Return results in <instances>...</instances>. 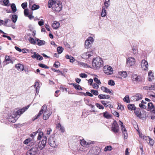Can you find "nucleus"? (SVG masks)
I'll return each mask as SVG.
<instances>
[{
  "instance_id": "5701e85b",
  "label": "nucleus",
  "mask_w": 155,
  "mask_h": 155,
  "mask_svg": "<svg viewBox=\"0 0 155 155\" xmlns=\"http://www.w3.org/2000/svg\"><path fill=\"white\" fill-rule=\"evenodd\" d=\"M35 40L37 41V44L39 45H44L45 44V41L44 40H41L38 38H35Z\"/></svg>"
},
{
  "instance_id": "5fc2aeb1",
  "label": "nucleus",
  "mask_w": 155,
  "mask_h": 155,
  "mask_svg": "<svg viewBox=\"0 0 155 155\" xmlns=\"http://www.w3.org/2000/svg\"><path fill=\"white\" fill-rule=\"evenodd\" d=\"M8 22H11V21L9 19H5V21L4 22L5 23L4 24V25L5 26H6L7 27H10V26L9 25H7V23Z\"/></svg>"
},
{
  "instance_id": "4c0bfd02",
  "label": "nucleus",
  "mask_w": 155,
  "mask_h": 155,
  "mask_svg": "<svg viewBox=\"0 0 155 155\" xmlns=\"http://www.w3.org/2000/svg\"><path fill=\"white\" fill-rule=\"evenodd\" d=\"M148 108L151 110L154 108V107L152 103L150 102L148 104Z\"/></svg>"
},
{
  "instance_id": "338daca9",
  "label": "nucleus",
  "mask_w": 155,
  "mask_h": 155,
  "mask_svg": "<svg viewBox=\"0 0 155 155\" xmlns=\"http://www.w3.org/2000/svg\"><path fill=\"white\" fill-rule=\"evenodd\" d=\"M87 40L88 41L90 42L91 43H92L94 41V39L92 37H90L88 38Z\"/></svg>"
},
{
  "instance_id": "473e14b6",
  "label": "nucleus",
  "mask_w": 155,
  "mask_h": 155,
  "mask_svg": "<svg viewBox=\"0 0 155 155\" xmlns=\"http://www.w3.org/2000/svg\"><path fill=\"white\" fill-rule=\"evenodd\" d=\"M18 16L16 15H12V20L14 23H15L17 20Z\"/></svg>"
},
{
  "instance_id": "a878e982",
  "label": "nucleus",
  "mask_w": 155,
  "mask_h": 155,
  "mask_svg": "<svg viewBox=\"0 0 155 155\" xmlns=\"http://www.w3.org/2000/svg\"><path fill=\"white\" fill-rule=\"evenodd\" d=\"M148 80L149 81H151L152 80L154 79V76L153 74V73L151 71H149L148 72Z\"/></svg>"
},
{
  "instance_id": "0e129e2a",
  "label": "nucleus",
  "mask_w": 155,
  "mask_h": 155,
  "mask_svg": "<svg viewBox=\"0 0 155 155\" xmlns=\"http://www.w3.org/2000/svg\"><path fill=\"white\" fill-rule=\"evenodd\" d=\"M139 106L142 109H146L147 107V106L146 105L142 104H140Z\"/></svg>"
},
{
  "instance_id": "58836bf2",
  "label": "nucleus",
  "mask_w": 155,
  "mask_h": 155,
  "mask_svg": "<svg viewBox=\"0 0 155 155\" xmlns=\"http://www.w3.org/2000/svg\"><path fill=\"white\" fill-rule=\"evenodd\" d=\"M39 5L34 4L32 6L31 9L32 10H35L39 9Z\"/></svg>"
},
{
  "instance_id": "ea45409f",
  "label": "nucleus",
  "mask_w": 155,
  "mask_h": 155,
  "mask_svg": "<svg viewBox=\"0 0 155 155\" xmlns=\"http://www.w3.org/2000/svg\"><path fill=\"white\" fill-rule=\"evenodd\" d=\"M28 40L32 44L35 45L36 43L35 41L32 38L30 37L28 39Z\"/></svg>"
},
{
  "instance_id": "b1692460",
  "label": "nucleus",
  "mask_w": 155,
  "mask_h": 155,
  "mask_svg": "<svg viewBox=\"0 0 155 155\" xmlns=\"http://www.w3.org/2000/svg\"><path fill=\"white\" fill-rule=\"evenodd\" d=\"M98 97L101 99H108L110 98V96L108 95L101 94L98 95Z\"/></svg>"
},
{
  "instance_id": "7c9ffc66",
  "label": "nucleus",
  "mask_w": 155,
  "mask_h": 155,
  "mask_svg": "<svg viewBox=\"0 0 155 155\" xmlns=\"http://www.w3.org/2000/svg\"><path fill=\"white\" fill-rule=\"evenodd\" d=\"M103 114L104 117L107 119H109L111 117V115L109 114L108 113L107 111L103 113Z\"/></svg>"
},
{
  "instance_id": "69168bd1",
  "label": "nucleus",
  "mask_w": 155,
  "mask_h": 155,
  "mask_svg": "<svg viewBox=\"0 0 155 155\" xmlns=\"http://www.w3.org/2000/svg\"><path fill=\"white\" fill-rule=\"evenodd\" d=\"M3 2L5 5L7 6L9 2V1L8 0H4L3 1Z\"/></svg>"
},
{
  "instance_id": "2eb2a0df",
  "label": "nucleus",
  "mask_w": 155,
  "mask_h": 155,
  "mask_svg": "<svg viewBox=\"0 0 155 155\" xmlns=\"http://www.w3.org/2000/svg\"><path fill=\"white\" fill-rule=\"evenodd\" d=\"M94 53L93 52L91 51L85 52L82 54V57L83 58L87 59L89 57L93 55Z\"/></svg>"
},
{
  "instance_id": "c756f323",
  "label": "nucleus",
  "mask_w": 155,
  "mask_h": 155,
  "mask_svg": "<svg viewBox=\"0 0 155 155\" xmlns=\"http://www.w3.org/2000/svg\"><path fill=\"white\" fill-rule=\"evenodd\" d=\"M127 107L128 109L129 110H135L136 107L134 104H129Z\"/></svg>"
},
{
  "instance_id": "1a4fd4ad",
  "label": "nucleus",
  "mask_w": 155,
  "mask_h": 155,
  "mask_svg": "<svg viewBox=\"0 0 155 155\" xmlns=\"http://www.w3.org/2000/svg\"><path fill=\"white\" fill-rule=\"evenodd\" d=\"M47 137H44L43 139L42 140L41 143H38V142H35V144H37L38 146V148H39L40 150H41L45 147L46 144V143Z\"/></svg>"
},
{
  "instance_id": "c9c22d12",
  "label": "nucleus",
  "mask_w": 155,
  "mask_h": 155,
  "mask_svg": "<svg viewBox=\"0 0 155 155\" xmlns=\"http://www.w3.org/2000/svg\"><path fill=\"white\" fill-rule=\"evenodd\" d=\"M40 131H39V132H38V136L37 137V140H40L41 139L42 136H43V133L42 132H41V129H40Z\"/></svg>"
},
{
  "instance_id": "39448f33",
  "label": "nucleus",
  "mask_w": 155,
  "mask_h": 155,
  "mask_svg": "<svg viewBox=\"0 0 155 155\" xmlns=\"http://www.w3.org/2000/svg\"><path fill=\"white\" fill-rule=\"evenodd\" d=\"M99 149L97 147H93L87 153V155H98L99 153Z\"/></svg>"
},
{
  "instance_id": "e2e57ef3",
  "label": "nucleus",
  "mask_w": 155,
  "mask_h": 155,
  "mask_svg": "<svg viewBox=\"0 0 155 155\" xmlns=\"http://www.w3.org/2000/svg\"><path fill=\"white\" fill-rule=\"evenodd\" d=\"M150 90H155V84H153L150 86Z\"/></svg>"
},
{
  "instance_id": "c03bdc74",
  "label": "nucleus",
  "mask_w": 155,
  "mask_h": 155,
  "mask_svg": "<svg viewBox=\"0 0 155 155\" xmlns=\"http://www.w3.org/2000/svg\"><path fill=\"white\" fill-rule=\"evenodd\" d=\"M38 66L41 68L45 69H48L49 68V67L48 66L43 64H39Z\"/></svg>"
},
{
  "instance_id": "423d86ee",
  "label": "nucleus",
  "mask_w": 155,
  "mask_h": 155,
  "mask_svg": "<svg viewBox=\"0 0 155 155\" xmlns=\"http://www.w3.org/2000/svg\"><path fill=\"white\" fill-rule=\"evenodd\" d=\"M131 79L132 81L134 84H137L142 81V78L140 76L137 74H133L131 76Z\"/></svg>"
},
{
  "instance_id": "bf43d9fd",
  "label": "nucleus",
  "mask_w": 155,
  "mask_h": 155,
  "mask_svg": "<svg viewBox=\"0 0 155 155\" xmlns=\"http://www.w3.org/2000/svg\"><path fill=\"white\" fill-rule=\"evenodd\" d=\"M122 134L124 136V138L125 139H127V137L128 134L127 131L123 132Z\"/></svg>"
},
{
  "instance_id": "f257e3e1",
  "label": "nucleus",
  "mask_w": 155,
  "mask_h": 155,
  "mask_svg": "<svg viewBox=\"0 0 155 155\" xmlns=\"http://www.w3.org/2000/svg\"><path fill=\"white\" fill-rule=\"evenodd\" d=\"M44 111V112L43 114V118L44 120H47L51 114L52 113L50 109H47V106L46 105H44L42 107L41 109L37 115L35 116V118L34 117L32 120L34 121L38 119L43 114Z\"/></svg>"
},
{
  "instance_id": "13d9d810",
  "label": "nucleus",
  "mask_w": 155,
  "mask_h": 155,
  "mask_svg": "<svg viewBox=\"0 0 155 155\" xmlns=\"http://www.w3.org/2000/svg\"><path fill=\"white\" fill-rule=\"evenodd\" d=\"M91 43L90 42L87 40L85 41V45L86 47L88 48V47H89V45H90V44H91Z\"/></svg>"
},
{
  "instance_id": "37998d69",
  "label": "nucleus",
  "mask_w": 155,
  "mask_h": 155,
  "mask_svg": "<svg viewBox=\"0 0 155 155\" xmlns=\"http://www.w3.org/2000/svg\"><path fill=\"white\" fill-rule=\"evenodd\" d=\"M112 148L111 146H108L105 147L104 148V150L105 151H110L112 150Z\"/></svg>"
},
{
  "instance_id": "a18cd8bd",
  "label": "nucleus",
  "mask_w": 155,
  "mask_h": 155,
  "mask_svg": "<svg viewBox=\"0 0 155 155\" xmlns=\"http://www.w3.org/2000/svg\"><path fill=\"white\" fill-rule=\"evenodd\" d=\"M120 74L121 76L124 78H125L127 76V74L126 71L121 72V74Z\"/></svg>"
},
{
  "instance_id": "7ed1b4c3",
  "label": "nucleus",
  "mask_w": 155,
  "mask_h": 155,
  "mask_svg": "<svg viewBox=\"0 0 155 155\" xmlns=\"http://www.w3.org/2000/svg\"><path fill=\"white\" fill-rule=\"evenodd\" d=\"M30 144V143L29 145L32 146V147L27 152V155H36L38 150V146L37 144L34 143L31 145Z\"/></svg>"
},
{
  "instance_id": "864d4df0",
  "label": "nucleus",
  "mask_w": 155,
  "mask_h": 155,
  "mask_svg": "<svg viewBox=\"0 0 155 155\" xmlns=\"http://www.w3.org/2000/svg\"><path fill=\"white\" fill-rule=\"evenodd\" d=\"M81 78H86L87 77V75L86 74L81 73L79 74Z\"/></svg>"
},
{
  "instance_id": "603ef678",
  "label": "nucleus",
  "mask_w": 155,
  "mask_h": 155,
  "mask_svg": "<svg viewBox=\"0 0 155 155\" xmlns=\"http://www.w3.org/2000/svg\"><path fill=\"white\" fill-rule=\"evenodd\" d=\"M108 84L111 86H114L115 85L114 81L112 80H109L108 82Z\"/></svg>"
},
{
  "instance_id": "ddd939ff",
  "label": "nucleus",
  "mask_w": 155,
  "mask_h": 155,
  "mask_svg": "<svg viewBox=\"0 0 155 155\" xmlns=\"http://www.w3.org/2000/svg\"><path fill=\"white\" fill-rule=\"evenodd\" d=\"M143 98V95L139 94H137L132 96L131 97V100L134 101H138L141 99Z\"/></svg>"
},
{
  "instance_id": "a19ab883",
  "label": "nucleus",
  "mask_w": 155,
  "mask_h": 155,
  "mask_svg": "<svg viewBox=\"0 0 155 155\" xmlns=\"http://www.w3.org/2000/svg\"><path fill=\"white\" fill-rule=\"evenodd\" d=\"M64 48L61 47H58L57 48V51L58 54H61L63 51Z\"/></svg>"
},
{
  "instance_id": "9b49d317",
  "label": "nucleus",
  "mask_w": 155,
  "mask_h": 155,
  "mask_svg": "<svg viewBox=\"0 0 155 155\" xmlns=\"http://www.w3.org/2000/svg\"><path fill=\"white\" fill-rule=\"evenodd\" d=\"M15 60L12 59L10 56L6 55L5 57V60L3 61V64L4 65H6L9 63L13 64Z\"/></svg>"
},
{
  "instance_id": "aec40b11",
  "label": "nucleus",
  "mask_w": 155,
  "mask_h": 155,
  "mask_svg": "<svg viewBox=\"0 0 155 155\" xmlns=\"http://www.w3.org/2000/svg\"><path fill=\"white\" fill-rule=\"evenodd\" d=\"M39 131H40V129H39L37 131L33 132L31 134L29 138H31V140L33 142H34V139L35 137L36 136L38 133L39 132Z\"/></svg>"
},
{
  "instance_id": "09e8293b",
  "label": "nucleus",
  "mask_w": 155,
  "mask_h": 155,
  "mask_svg": "<svg viewBox=\"0 0 155 155\" xmlns=\"http://www.w3.org/2000/svg\"><path fill=\"white\" fill-rule=\"evenodd\" d=\"M91 92L92 93L95 95H97L98 94V91L97 90H91Z\"/></svg>"
},
{
  "instance_id": "9d476101",
  "label": "nucleus",
  "mask_w": 155,
  "mask_h": 155,
  "mask_svg": "<svg viewBox=\"0 0 155 155\" xmlns=\"http://www.w3.org/2000/svg\"><path fill=\"white\" fill-rule=\"evenodd\" d=\"M104 72L107 74H113V70L110 66H105L104 67Z\"/></svg>"
},
{
  "instance_id": "412c9836",
  "label": "nucleus",
  "mask_w": 155,
  "mask_h": 155,
  "mask_svg": "<svg viewBox=\"0 0 155 155\" xmlns=\"http://www.w3.org/2000/svg\"><path fill=\"white\" fill-rule=\"evenodd\" d=\"M57 1L55 0H49L48 2V8H50L52 7L54 5Z\"/></svg>"
},
{
  "instance_id": "72a5a7b5",
  "label": "nucleus",
  "mask_w": 155,
  "mask_h": 155,
  "mask_svg": "<svg viewBox=\"0 0 155 155\" xmlns=\"http://www.w3.org/2000/svg\"><path fill=\"white\" fill-rule=\"evenodd\" d=\"M119 122H120V125L121 126V129L122 131V133L127 131L126 129L125 128V126L123 124V123L120 120H119Z\"/></svg>"
},
{
  "instance_id": "052dcab7",
  "label": "nucleus",
  "mask_w": 155,
  "mask_h": 155,
  "mask_svg": "<svg viewBox=\"0 0 155 155\" xmlns=\"http://www.w3.org/2000/svg\"><path fill=\"white\" fill-rule=\"evenodd\" d=\"M60 63L58 61L55 62L54 64V65L56 68H58L60 66Z\"/></svg>"
},
{
  "instance_id": "4468645a",
  "label": "nucleus",
  "mask_w": 155,
  "mask_h": 155,
  "mask_svg": "<svg viewBox=\"0 0 155 155\" xmlns=\"http://www.w3.org/2000/svg\"><path fill=\"white\" fill-rule=\"evenodd\" d=\"M48 142L49 145L52 147H56L57 146L55 140L53 137H51L49 138Z\"/></svg>"
},
{
  "instance_id": "0eeeda50",
  "label": "nucleus",
  "mask_w": 155,
  "mask_h": 155,
  "mask_svg": "<svg viewBox=\"0 0 155 155\" xmlns=\"http://www.w3.org/2000/svg\"><path fill=\"white\" fill-rule=\"evenodd\" d=\"M111 131L115 133H118L119 130V127L118 124L116 120L114 121L111 128Z\"/></svg>"
},
{
  "instance_id": "393cba45",
  "label": "nucleus",
  "mask_w": 155,
  "mask_h": 155,
  "mask_svg": "<svg viewBox=\"0 0 155 155\" xmlns=\"http://www.w3.org/2000/svg\"><path fill=\"white\" fill-rule=\"evenodd\" d=\"M101 90L103 91L104 92L107 93H109V94H113V93H112L111 91L112 90L110 91L106 87L102 86L101 88Z\"/></svg>"
},
{
  "instance_id": "6ab92c4d",
  "label": "nucleus",
  "mask_w": 155,
  "mask_h": 155,
  "mask_svg": "<svg viewBox=\"0 0 155 155\" xmlns=\"http://www.w3.org/2000/svg\"><path fill=\"white\" fill-rule=\"evenodd\" d=\"M80 141L81 143V146L83 147H88L89 145L91 144V142L87 143L84 139L82 140L80 139Z\"/></svg>"
},
{
  "instance_id": "6e6d98bb",
  "label": "nucleus",
  "mask_w": 155,
  "mask_h": 155,
  "mask_svg": "<svg viewBox=\"0 0 155 155\" xmlns=\"http://www.w3.org/2000/svg\"><path fill=\"white\" fill-rule=\"evenodd\" d=\"M21 6L24 9H25L27 6V2L23 3L21 5Z\"/></svg>"
},
{
  "instance_id": "e433bc0d",
  "label": "nucleus",
  "mask_w": 155,
  "mask_h": 155,
  "mask_svg": "<svg viewBox=\"0 0 155 155\" xmlns=\"http://www.w3.org/2000/svg\"><path fill=\"white\" fill-rule=\"evenodd\" d=\"M123 100L124 102H125L127 103H129L130 102L129 97L128 95L126 96L124 98Z\"/></svg>"
},
{
  "instance_id": "f8f14e48",
  "label": "nucleus",
  "mask_w": 155,
  "mask_h": 155,
  "mask_svg": "<svg viewBox=\"0 0 155 155\" xmlns=\"http://www.w3.org/2000/svg\"><path fill=\"white\" fill-rule=\"evenodd\" d=\"M135 62V59L133 57L129 58L126 62V64L128 66H132L134 65Z\"/></svg>"
},
{
  "instance_id": "de8ad7c7",
  "label": "nucleus",
  "mask_w": 155,
  "mask_h": 155,
  "mask_svg": "<svg viewBox=\"0 0 155 155\" xmlns=\"http://www.w3.org/2000/svg\"><path fill=\"white\" fill-rule=\"evenodd\" d=\"M95 105L98 108L100 109H104V107L102 105L98 103H96Z\"/></svg>"
},
{
  "instance_id": "2f4dec72",
  "label": "nucleus",
  "mask_w": 155,
  "mask_h": 155,
  "mask_svg": "<svg viewBox=\"0 0 155 155\" xmlns=\"http://www.w3.org/2000/svg\"><path fill=\"white\" fill-rule=\"evenodd\" d=\"M29 143H33V144L34 143H35V142H33L31 140V138H29L26 139L24 142V143L26 144H28Z\"/></svg>"
},
{
  "instance_id": "4be33fe9",
  "label": "nucleus",
  "mask_w": 155,
  "mask_h": 155,
  "mask_svg": "<svg viewBox=\"0 0 155 155\" xmlns=\"http://www.w3.org/2000/svg\"><path fill=\"white\" fill-rule=\"evenodd\" d=\"M15 67L17 69L20 71H22L24 70V66L20 63H18L15 64Z\"/></svg>"
},
{
  "instance_id": "680f3d73",
  "label": "nucleus",
  "mask_w": 155,
  "mask_h": 155,
  "mask_svg": "<svg viewBox=\"0 0 155 155\" xmlns=\"http://www.w3.org/2000/svg\"><path fill=\"white\" fill-rule=\"evenodd\" d=\"M35 91H36V93L35 94V95H36V94H38L39 92L40 87L36 86L35 87Z\"/></svg>"
},
{
  "instance_id": "c85d7f7f",
  "label": "nucleus",
  "mask_w": 155,
  "mask_h": 155,
  "mask_svg": "<svg viewBox=\"0 0 155 155\" xmlns=\"http://www.w3.org/2000/svg\"><path fill=\"white\" fill-rule=\"evenodd\" d=\"M107 15L106 10L105 9V6L102 7V11L101 14V15L102 17H105Z\"/></svg>"
},
{
  "instance_id": "49530a36",
  "label": "nucleus",
  "mask_w": 155,
  "mask_h": 155,
  "mask_svg": "<svg viewBox=\"0 0 155 155\" xmlns=\"http://www.w3.org/2000/svg\"><path fill=\"white\" fill-rule=\"evenodd\" d=\"M148 138L149 140V143L150 145L151 146H153L154 143L153 140L149 137H148Z\"/></svg>"
},
{
  "instance_id": "8fccbe9b",
  "label": "nucleus",
  "mask_w": 155,
  "mask_h": 155,
  "mask_svg": "<svg viewBox=\"0 0 155 155\" xmlns=\"http://www.w3.org/2000/svg\"><path fill=\"white\" fill-rule=\"evenodd\" d=\"M94 81L97 84L99 85L101 83L100 80H98V79L97 78H94Z\"/></svg>"
},
{
  "instance_id": "f3484780",
  "label": "nucleus",
  "mask_w": 155,
  "mask_h": 155,
  "mask_svg": "<svg viewBox=\"0 0 155 155\" xmlns=\"http://www.w3.org/2000/svg\"><path fill=\"white\" fill-rule=\"evenodd\" d=\"M33 58H36L37 60H41L43 59L42 56L40 55L38 53H36L35 52L34 53V54L31 56Z\"/></svg>"
},
{
  "instance_id": "a211bd4d",
  "label": "nucleus",
  "mask_w": 155,
  "mask_h": 155,
  "mask_svg": "<svg viewBox=\"0 0 155 155\" xmlns=\"http://www.w3.org/2000/svg\"><path fill=\"white\" fill-rule=\"evenodd\" d=\"M29 106L28 105L25 107H23L21 109H19L17 111V113L18 115H20L22 114L29 107Z\"/></svg>"
},
{
  "instance_id": "dca6fc26",
  "label": "nucleus",
  "mask_w": 155,
  "mask_h": 155,
  "mask_svg": "<svg viewBox=\"0 0 155 155\" xmlns=\"http://www.w3.org/2000/svg\"><path fill=\"white\" fill-rule=\"evenodd\" d=\"M141 67L142 69L146 70L147 69L148 64L147 61L145 60H143L141 62Z\"/></svg>"
},
{
  "instance_id": "bb28decb",
  "label": "nucleus",
  "mask_w": 155,
  "mask_h": 155,
  "mask_svg": "<svg viewBox=\"0 0 155 155\" xmlns=\"http://www.w3.org/2000/svg\"><path fill=\"white\" fill-rule=\"evenodd\" d=\"M71 84H72L73 87L77 90H82V88L81 86L79 84H74V83H71Z\"/></svg>"
},
{
  "instance_id": "79ce46f5",
  "label": "nucleus",
  "mask_w": 155,
  "mask_h": 155,
  "mask_svg": "<svg viewBox=\"0 0 155 155\" xmlns=\"http://www.w3.org/2000/svg\"><path fill=\"white\" fill-rule=\"evenodd\" d=\"M110 0H105L104 5L106 8H108L110 5Z\"/></svg>"
},
{
  "instance_id": "3c124183",
  "label": "nucleus",
  "mask_w": 155,
  "mask_h": 155,
  "mask_svg": "<svg viewBox=\"0 0 155 155\" xmlns=\"http://www.w3.org/2000/svg\"><path fill=\"white\" fill-rule=\"evenodd\" d=\"M134 112L136 115L138 117H139L141 114V112L139 110H135Z\"/></svg>"
},
{
  "instance_id": "20e7f679",
  "label": "nucleus",
  "mask_w": 155,
  "mask_h": 155,
  "mask_svg": "<svg viewBox=\"0 0 155 155\" xmlns=\"http://www.w3.org/2000/svg\"><path fill=\"white\" fill-rule=\"evenodd\" d=\"M62 8L61 2L60 1H57L54 5L52 7V9L53 10L59 12L61 10Z\"/></svg>"
},
{
  "instance_id": "f03ea898",
  "label": "nucleus",
  "mask_w": 155,
  "mask_h": 155,
  "mask_svg": "<svg viewBox=\"0 0 155 155\" xmlns=\"http://www.w3.org/2000/svg\"><path fill=\"white\" fill-rule=\"evenodd\" d=\"M92 65L94 68L99 69L103 66V61L99 57L94 58L92 61Z\"/></svg>"
},
{
  "instance_id": "4d7b16f0",
  "label": "nucleus",
  "mask_w": 155,
  "mask_h": 155,
  "mask_svg": "<svg viewBox=\"0 0 155 155\" xmlns=\"http://www.w3.org/2000/svg\"><path fill=\"white\" fill-rule=\"evenodd\" d=\"M83 94L85 96H86L87 95H88L90 97H92L93 96V95L91 93H90L88 92H87L86 93H83Z\"/></svg>"
},
{
  "instance_id": "f704fd0d",
  "label": "nucleus",
  "mask_w": 155,
  "mask_h": 155,
  "mask_svg": "<svg viewBox=\"0 0 155 155\" xmlns=\"http://www.w3.org/2000/svg\"><path fill=\"white\" fill-rule=\"evenodd\" d=\"M11 8L12 9V10L13 13H15L17 11L15 5L14 3H12L11 4Z\"/></svg>"
},
{
  "instance_id": "774afa93",
  "label": "nucleus",
  "mask_w": 155,
  "mask_h": 155,
  "mask_svg": "<svg viewBox=\"0 0 155 155\" xmlns=\"http://www.w3.org/2000/svg\"><path fill=\"white\" fill-rule=\"evenodd\" d=\"M101 103L105 107H106L108 106V105L107 104V103L105 102V101H101Z\"/></svg>"
},
{
  "instance_id": "6e6552de",
  "label": "nucleus",
  "mask_w": 155,
  "mask_h": 155,
  "mask_svg": "<svg viewBox=\"0 0 155 155\" xmlns=\"http://www.w3.org/2000/svg\"><path fill=\"white\" fill-rule=\"evenodd\" d=\"M16 114V115L13 114L10 116H8V117H7V119L9 122L14 123L16 121L18 118V117H17L18 116H20V115H18L17 112L16 114Z\"/></svg>"
},
{
  "instance_id": "cd10ccee",
  "label": "nucleus",
  "mask_w": 155,
  "mask_h": 155,
  "mask_svg": "<svg viewBox=\"0 0 155 155\" xmlns=\"http://www.w3.org/2000/svg\"><path fill=\"white\" fill-rule=\"evenodd\" d=\"M60 24L59 22L56 21H54V22L52 24V27L54 29H57L59 27Z\"/></svg>"
}]
</instances>
